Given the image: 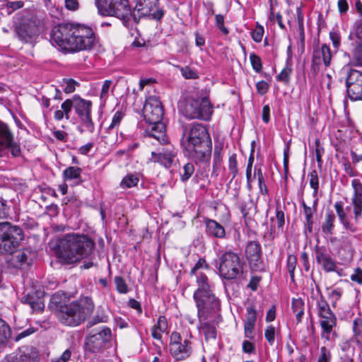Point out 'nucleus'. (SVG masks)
Returning <instances> with one entry per match:
<instances>
[{"mask_svg": "<svg viewBox=\"0 0 362 362\" xmlns=\"http://www.w3.org/2000/svg\"><path fill=\"white\" fill-rule=\"evenodd\" d=\"M207 267L206 264V261L204 259L200 258L197 262L194 264V266L192 268L190 271V275L192 276L194 275L197 274L199 272H198L200 269Z\"/></svg>", "mask_w": 362, "mask_h": 362, "instance_id": "338daca9", "label": "nucleus"}, {"mask_svg": "<svg viewBox=\"0 0 362 362\" xmlns=\"http://www.w3.org/2000/svg\"><path fill=\"white\" fill-rule=\"evenodd\" d=\"M252 180L257 181H264V176L260 166L255 165L254 168H252L250 181Z\"/></svg>", "mask_w": 362, "mask_h": 362, "instance_id": "052dcab7", "label": "nucleus"}, {"mask_svg": "<svg viewBox=\"0 0 362 362\" xmlns=\"http://www.w3.org/2000/svg\"><path fill=\"white\" fill-rule=\"evenodd\" d=\"M143 115L148 124L162 121L164 110L157 96L151 95L146 98L143 107Z\"/></svg>", "mask_w": 362, "mask_h": 362, "instance_id": "2eb2a0df", "label": "nucleus"}, {"mask_svg": "<svg viewBox=\"0 0 362 362\" xmlns=\"http://www.w3.org/2000/svg\"><path fill=\"white\" fill-rule=\"evenodd\" d=\"M245 263L240 255L230 250L222 252L217 267L219 275L226 280L245 278Z\"/></svg>", "mask_w": 362, "mask_h": 362, "instance_id": "6e6552de", "label": "nucleus"}, {"mask_svg": "<svg viewBox=\"0 0 362 362\" xmlns=\"http://www.w3.org/2000/svg\"><path fill=\"white\" fill-rule=\"evenodd\" d=\"M264 32V30L262 26L257 25L251 33L252 40L256 42H260L262 41Z\"/></svg>", "mask_w": 362, "mask_h": 362, "instance_id": "bf43d9fd", "label": "nucleus"}, {"mask_svg": "<svg viewBox=\"0 0 362 362\" xmlns=\"http://www.w3.org/2000/svg\"><path fill=\"white\" fill-rule=\"evenodd\" d=\"M216 19V25L217 28L224 34L227 35L228 33V30L227 28L224 26V17L221 14H217L215 16Z\"/></svg>", "mask_w": 362, "mask_h": 362, "instance_id": "680f3d73", "label": "nucleus"}, {"mask_svg": "<svg viewBox=\"0 0 362 362\" xmlns=\"http://www.w3.org/2000/svg\"><path fill=\"white\" fill-rule=\"evenodd\" d=\"M351 35L357 40L352 51L353 62L356 66L362 67V20L355 24Z\"/></svg>", "mask_w": 362, "mask_h": 362, "instance_id": "b1692460", "label": "nucleus"}, {"mask_svg": "<svg viewBox=\"0 0 362 362\" xmlns=\"http://www.w3.org/2000/svg\"><path fill=\"white\" fill-rule=\"evenodd\" d=\"M292 62L291 59L288 57L286 59V66L282 69L279 75L276 76L277 81L284 83H288L290 81V76L292 74Z\"/></svg>", "mask_w": 362, "mask_h": 362, "instance_id": "58836bf2", "label": "nucleus"}, {"mask_svg": "<svg viewBox=\"0 0 362 362\" xmlns=\"http://www.w3.org/2000/svg\"><path fill=\"white\" fill-rule=\"evenodd\" d=\"M11 330L8 324L0 317V346L6 344L11 337Z\"/></svg>", "mask_w": 362, "mask_h": 362, "instance_id": "ea45409f", "label": "nucleus"}, {"mask_svg": "<svg viewBox=\"0 0 362 362\" xmlns=\"http://www.w3.org/2000/svg\"><path fill=\"white\" fill-rule=\"evenodd\" d=\"M193 299L197 309L199 320H210L216 323L222 321L220 313L221 300L215 296L214 291L193 295Z\"/></svg>", "mask_w": 362, "mask_h": 362, "instance_id": "0eeeda50", "label": "nucleus"}, {"mask_svg": "<svg viewBox=\"0 0 362 362\" xmlns=\"http://www.w3.org/2000/svg\"><path fill=\"white\" fill-rule=\"evenodd\" d=\"M246 315L244 321V336L249 339H254L255 337V327L257 321V311L254 305L246 308Z\"/></svg>", "mask_w": 362, "mask_h": 362, "instance_id": "a878e982", "label": "nucleus"}, {"mask_svg": "<svg viewBox=\"0 0 362 362\" xmlns=\"http://www.w3.org/2000/svg\"><path fill=\"white\" fill-rule=\"evenodd\" d=\"M23 239L22 229L8 222L0 223V255L8 257Z\"/></svg>", "mask_w": 362, "mask_h": 362, "instance_id": "9b49d317", "label": "nucleus"}, {"mask_svg": "<svg viewBox=\"0 0 362 362\" xmlns=\"http://www.w3.org/2000/svg\"><path fill=\"white\" fill-rule=\"evenodd\" d=\"M335 215L332 211L329 210L325 215V221L322 225V230L327 235H332L334 227Z\"/></svg>", "mask_w": 362, "mask_h": 362, "instance_id": "c9c22d12", "label": "nucleus"}, {"mask_svg": "<svg viewBox=\"0 0 362 362\" xmlns=\"http://www.w3.org/2000/svg\"><path fill=\"white\" fill-rule=\"evenodd\" d=\"M329 37L334 48L338 49L341 45L340 34L337 31H331L329 33Z\"/></svg>", "mask_w": 362, "mask_h": 362, "instance_id": "774afa93", "label": "nucleus"}, {"mask_svg": "<svg viewBox=\"0 0 362 362\" xmlns=\"http://www.w3.org/2000/svg\"><path fill=\"white\" fill-rule=\"evenodd\" d=\"M194 171V165L192 163H187L183 166L182 171L180 172L182 180H188Z\"/></svg>", "mask_w": 362, "mask_h": 362, "instance_id": "5fc2aeb1", "label": "nucleus"}, {"mask_svg": "<svg viewBox=\"0 0 362 362\" xmlns=\"http://www.w3.org/2000/svg\"><path fill=\"white\" fill-rule=\"evenodd\" d=\"M182 75L185 78H187V79H195L198 77L196 71L194 70H193L192 69H191L190 67L189 66H184V67H182V66H177Z\"/></svg>", "mask_w": 362, "mask_h": 362, "instance_id": "864d4df0", "label": "nucleus"}, {"mask_svg": "<svg viewBox=\"0 0 362 362\" xmlns=\"http://www.w3.org/2000/svg\"><path fill=\"white\" fill-rule=\"evenodd\" d=\"M98 12L103 16H112L121 19L125 26L131 18L137 22L136 16L132 13L128 0H96Z\"/></svg>", "mask_w": 362, "mask_h": 362, "instance_id": "1a4fd4ad", "label": "nucleus"}, {"mask_svg": "<svg viewBox=\"0 0 362 362\" xmlns=\"http://www.w3.org/2000/svg\"><path fill=\"white\" fill-rule=\"evenodd\" d=\"M331 359V354L325 346L320 348V356L317 362H329Z\"/></svg>", "mask_w": 362, "mask_h": 362, "instance_id": "0e129e2a", "label": "nucleus"}, {"mask_svg": "<svg viewBox=\"0 0 362 362\" xmlns=\"http://www.w3.org/2000/svg\"><path fill=\"white\" fill-rule=\"evenodd\" d=\"M245 255L250 267L254 271H263L264 264L262 259V247L259 242L251 240L245 246Z\"/></svg>", "mask_w": 362, "mask_h": 362, "instance_id": "dca6fc26", "label": "nucleus"}, {"mask_svg": "<svg viewBox=\"0 0 362 362\" xmlns=\"http://www.w3.org/2000/svg\"><path fill=\"white\" fill-rule=\"evenodd\" d=\"M219 322H214L210 320H199L198 329L204 335L205 340L215 339L216 338V325Z\"/></svg>", "mask_w": 362, "mask_h": 362, "instance_id": "7c9ffc66", "label": "nucleus"}, {"mask_svg": "<svg viewBox=\"0 0 362 362\" xmlns=\"http://www.w3.org/2000/svg\"><path fill=\"white\" fill-rule=\"evenodd\" d=\"M350 279L352 281L357 283L359 285L362 284V269L360 267H356L354 273L351 275Z\"/></svg>", "mask_w": 362, "mask_h": 362, "instance_id": "69168bd1", "label": "nucleus"}, {"mask_svg": "<svg viewBox=\"0 0 362 362\" xmlns=\"http://www.w3.org/2000/svg\"><path fill=\"white\" fill-rule=\"evenodd\" d=\"M95 40L91 28L71 23L54 26L50 36V42L54 46L67 52L90 49L93 46Z\"/></svg>", "mask_w": 362, "mask_h": 362, "instance_id": "f257e3e1", "label": "nucleus"}, {"mask_svg": "<svg viewBox=\"0 0 362 362\" xmlns=\"http://www.w3.org/2000/svg\"><path fill=\"white\" fill-rule=\"evenodd\" d=\"M353 337L351 341L358 349H362V318H355L352 325Z\"/></svg>", "mask_w": 362, "mask_h": 362, "instance_id": "f704fd0d", "label": "nucleus"}, {"mask_svg": "<svg viewBox=\"0 0 362 362\" xmlns=\"http://www.w3.org/2000/svg\"><path fill=\"white\" fill-rule=\"evenodd\" d=\"M272 222H274V225L271 226L269 231V238L273 240L275 238L283 232L284 226L285 223L284 213L279 209L276 210V217L271 218Z\"/></svg>", "mask_w": 362, "mask_h": 362, "instance_id": "c756f323", "label": "nucleus"}, {"mask_svg": "<svg viewBox=\"0 0 362 362\" xmlns=\"http://www.w3.org/2000/svg\"><path fill=\"white\" fill-rule=\"evenodd\" d=\"M243 351L245 354H252L255 353V345L249 340H244L242 344Z\"/></svg>", "mask_w": 362, "mask_h": 362, "instance_id": "e2e57ef3", "label": "nucleus"}, {"mask_svg": "<svg viewBox=\"0 0 362 362\" xmlns=\"http://www.w3.org/2000/svg\"><path fill=\"white\" fill-rule=\"evenodd\" d=\"M8 150L13 157L21 155L20 146L13 142V135L8 127L6 124L0 122V156Z\"/></svg>", "mask_w": 362, "mask_h": 362, "instance_id": "a211bd4d", "label": "nucleus"}, {"mask_svg": "<svg viewBox=\"0 0 362 362\" xmlns=\"http://www.w3.org/2000/svg\"><path fill=\"white\" fill-rule=\"evenodd\" d=\"M14 329L18 331V333L13 337V341L16 342L20 341L21 340L30 337L38 330L37 328L31 325L25 329H23L22 327L16 325Z\"/></svg>", "mask_w": 362, "mask_h": 362, "instance_id": "4c0bfd02", "label": "nucleus"}, {"mask_svg": "<svg viewBox=\"0 0 362 362\" xmlns=\"http://www.w3.org/2000/svg\"><path fill=\"white\" fill-rule=\"evenodd\" d=\"M347 95L351 100H362V72L351 69L346 78Z\"/></svg>", "mask_w": 362, "mask_h": 362, "instance_id": "f3484780", "label": "nucleus"}, {"mask_svg": "<svg viewBox=\"0 0 362 362\" xmlns=\"http://www.w3.org/2000/svg\"><path fill=\"white\" fill-rule=\"evenodd\" d=\"M206 234L211 238H223L226 236L224 227L215 220L204 218Z\"/></svg>", "mask_w": 362, "mask_h": 362, "instance_id": "bb28decb", "label": "nucleus"}, {"mask_svg": "<svg viewBox=\"0 0 362 362\" xmlns=\"http://www.w3.org/2000/svg\"><path fill=\"white\" fill-rule=\"evenodd\" d=\"M111 80H106L104 81L100 93V99L101 103H105L107 98L110 86L112 85Z\"/></svg>", "mask_w": 362, "mask_h": 362, "instance_id": "de8ad7c7", "label": "nucleus"}, {"mask_svg": "<svg viewBox=\"0 0 362 362\" xmlns=\"http://www.w3.org/2000/svg\"><path fill=\"white\" fill-rule=\"evenodd\" d=\"M95 246L94 240L87 235L68 233L59 240L56 255L62 264H72L89 257Z\"/></svg>", "mask_w": 362, "mask_h": 362, "instance_id": "f03ea898", "label": "nucleus"}, {"mask_svg": "<svg viewBox=\"0 0 362 362\" xmlns=\"http://www.w3.org/2000/svg\"><path fill=\"white\" fill-rule=\"evenodd\" d=\"M21 362H36L39 360V352L33 346H25L16 351Z\"/></svg>", "mask_w": 362, "mask_h": 362, "instance_id": "2f4dec72", "label": "nucleus"}, {"mask_svg": "<svg viewBox=\"0 0 362 362\" xmlns=\"http://www.w3.org/2000/svg\"><path fill=\"white\" fill-rule=\"evenodd\" d=\"M158 0H138L134 8V13L136 11L141 16H149L153 19L160 20L163 11L158 8Z\"/></svg>", "mask_w": 362, "mask_h": 362, "instance_id": "aec40b11", "label": "nucleus"}, {"mask_svg": "<svg viewBox=\"0 0 362 362\" xmlns=\"http://www.w3.org/2000/svg\"><path fill=\"white\" fill-rule=\"evenodd\" d=\"M110 339L111 329L109 327L93 329L86 338V350L91 353H98L105 348Z\"/></svg>", "mask_w": 362, "mask_h": 362, "instance_id": "ddd939ff", "label": "nucleus"}, {"mask_svg": "<svg viewBox=\"0 0 362 362\" xmlns=\"http://www.w3.org/2000/svg\"><path fill=\"white\" fill-rule=\"evenodd\" d=\"M114 281L116 285V289L119 293H127L128 292L127 284L122 276H116Z\"/></svg>", "mask_w": 362, "mask_h": 362, "instance_id": "09e8293b", "label": "nucleus"}, {"mask_svg": "<svg viewBox=\"0 0 362 362\" xmlns=\"http://www.w3.org/2000/svg\"><path fill=\"white\" fill-rule=\"evenodd\" d=\"M297 264V258L293 255H288L286 259V268L289 274L291 281H294V272Z\"/></svg>", "mask_w": 362, "mask_h": 362, "instance_id": "37998d69", "label": "nucleus"}, {"mask_svg": "<svg viewBox=\"0 0 362 362\" xmlns=\"http://www.w3.org/2000/svg\"><path fill=\"white\" fill-rule=\"evenodd\" d=\"M146 132L150 137L156 139L160 144H165L168 143L165 134V126L162 121L149 124V127Z\"/></svg>", "mask_w": 362, "mask_h": 362, "instance_id": "c85d7f7f", "label": "nucleus"}, {"mask_svg": "<svg viewBox=\"0 0 362 362\" xmlns=\"http://www.w3.org/2000/svg\"><path fill=\"white\" fill-rule=\"evenodd\" d=\"M334 208L341 223L345 226V228H349V222L348 221L346 214L344 210L343 203L341 202H336L334 204Z\"/></svg>", "mask_w": 362, "mask_h": 362, "instance_id": "79ce46f5", "label": "nucleus"}, {"mask_svg": "<svg viewBox=\"0 0 362 362\" xmlns=\"http://www.w3.org/2000/svg\"><path fill=\"white\" fill-rule=\"evenodd\" d=\"M304 301L300 298L292 299L291 308L296 314L297 323L302 321L303 316L304 315Z\"/></svg>", "mask_w": 362, "mask_h": 362, "instance_id": "e433bc0d", "label": "nucleus"}, {"mask_svg": "<svg viewBox=\"0 0 362 362\" xmlns=\"http://www.w3.org/2000/svg\"><path fill=\"white\" fill-rule=\"evenodd\" d=\"M228 168L230 173L233 175V178H234L238 173V162L235 154H233L229 157Z\"/></svg>", "mask_w": 362, "mask_h": 362, "instance_id": "13d9d810", "label": "nucleus"}, {"mask_svg": "<svg viewBox=\"0 0 362 362\" xmlns=\"http://www.w3.org/2000/svg\"><path fill=\"white\" fill-rule=\"evenodd\" d=\"M165 147L162 148L159 153H151V160L153 162H158L165 168H170L177 154L175 148L170 144H165Z\"/></svg>", "mask_w": 362, "mask_h": 362, "instance_id": "5701e85b", "label": "nucleus"}, {"mask_svg": "<svg viewBox=\"0 0 362 362\" xmlns=\"http://www.w3.org/2000/svg\"><path fill=\"white\" fill-rule=\"evenodd\" d=\"M332 52L327 44H323L321 47L314 48L312 58V70L317 73L319 71L320 66L323 63L325 66L330 65L332 59Z\"/></svg>", "mask_w": 362, "mask_h": 362, "instance_id": "412c9836", "label": "nucleus"}, {"mask_svg": "<svg viewBox=\"0 0 362 362\" xmlns=\"http://www.w3.org/2000/svg\"><path fill=\"white\" fill-rule=\"evenodd\" d=\"M74 108V98L71 100L69 99L66 100L61 105L62 111L64 112L65 117L69 119L71 108Z\"/></svg>", "mask_w": 362, "mask_h": 362, "instance_id": "6e6d98bb", "label": "nucleus"}, {"mask_svg": "<svg viewBox=\"0 0 362 362\" xmlns=\"http://www.w3.org/2000/svg\"><path fill=\"white\" fill-rule=\"evenodd\" d=\"M182 145L190 156L204 158L211 151V141L206 127L198 123L192 124L183 134Z\"/></svg>", "mask_w": 362, "mask_h": 362, "instance_id": "39448f33", "label": "nucleus"}, {"mask_svg": "<svg viewBox=\"0 0 362 362\" xmlns=\"http://www.w3.org/2000/svg\"><path fill=\"white\" fill-rule=\"evenodd\" d=\"M51 307L60 323L76 327L91 315L95 305L92 299L88 296L66 303L54 295L51 299Z\"/></svg>", "mask_w": 362, "mask_h": 362, "instance_id": "7ed1b4c3", "label": "nucleus"}, {"mask_svg": "<svg viewBox=\"0 0 362 362\" xmlns=\"http://www.w3.org/2000/svg\"><path fill=\"white\" fill-rule=\"evenodd\" d=\"M24 2L23 1H10L6 0V4L2 6L3 8H6L8 15H11L15 11L23 8Z\"/></svg>", "mask_w": 362, "mask_h": 362, "instance_id": "c03bdc74", "label": "nucleus"}, {"mask_svg": "<svg viewBox=\"0 0 362 362\" xmlns=\"http://www.w3.org/2000/svg\"><path fill=\"white\" fill-rule=\"evenodd\" d=\"M194 276H196L197 288L194 291L193 295L213 292L214 286L204 273L199 272Z\"/></svg>", "mask_w": 362, "mask_h": 362, "instance_id": "473e14b6", "label": "nucleus"}, {"mask_svg": "<svg viewBox=\"0 0 362 362\" xmlns=\"http://www.w3.org/2000/svg\"><path fill=\"white\" fill-rule=\"evenodd\" d=\"M168 329V322L165 316L160 315L158 318L157 323L153 325L151 329L152 337L155 339H162L161 333L165 332Z\"/></svg>", "mask_w": 362, "mask_h": 362, "instance_id": "72a5a7b5", "label": "nucleus"}, {"mask_svg": "<svg viewBox=\"0 0 362 362\" xmlns=\"http://www.w3.org/2000/svg\"><path fill=\"white\" fill-rule=\"evenodd\" d=\"M315 256L317 264L322 270L326 272H337V262L329 248L316 245Z\"/></svg>", "mask_w": 362, "mask_h": 362, "instance_id": "6ab92c4d", "label": "nucleus"}, {"mask_svg": "<svg viewBox=\"0 0 362 362\" xmlns=\"http://www.w3.org/2000/svg\"><path fill=\"white\" fill-rule=\"evenodd\" d=\"M254 144H255V141H252L251 153H250V157L248 158V163H247V169H246V177H247V181L250 180L251 172L253 168L252 165L254 163V152H255Z\"/></svg>", "mask_w": 362, "mask_h": 362, "instance_id": "4d7b16f0", "label": "nucleus"}, {"mask_svg": "<svg viewBox=\"0 0 362 362\" xmlns=\"http://www.w3.org/2000/svg\"><path fill=\"white\" fill-rule=\"evenodd\" d=\"M276 333V328L272 325L267 326L265 329L264 337L270 346L274 344Z\"/></svg>", "mask_w": 362, "mask_h": 362, "instance_id": "3c124183", "label": "nucleus"}, {"mask_svg": "<svg viewBox=\"0 0 362 362\" xmlns=\"http://www.w3.org/2000/svg\"><path fill=\"white\" fill-rule=\"evenodd\" d=\"M92 103L79 97L74 98V110L80 119V122L84 129H80L81 132L87 131L93 133L95 125L91 118Z\"/></svg>", "mask_w": 362, "mask_h": 362, "instance_id": "4468645a", "label": "nucleus"}, {"mask_svg": "<svg viewBox=\"0 0 362 362\" xmlns=\"http://www.w3.org/2000/svg\"><path fill=\"white\" fill-rule=\"evenodd\" d=\"M343 290L341 288H337L331 291L328 296L331 299V305L332 308H336L337 302L341 298Z\"/></svg>", "mask_w": 362, "mask_h": 362, "instance_id": "49530a36", "label": "nucleus"}, {"mask_svg": "<svg viewBox=\"0 0 362 362\" xmlns=\"http://www.w3.org/2000/svg\"><path fill=\"white\" fill-rule=\"evenodd\" d=\"M81 169L78 167H69L64 170V176L66 179L73 180L79 177Z\"/></svg>", "mask_w": 362, "mask_h": 362, "instance_id": "a18cd8bd", "label": "nucleus"}, {"mask_svg": "<svg viewBox=\"0 0 362 362\" xmlns=\"http://www.w3.org/2000/svg\"><path fill=\"white\" fill-rule=\"evenodd\" d=\"M354 195L351 202L354 207V219L358 221L362 214V185L361 182H352Z\"/></svg>", "mask_w": 362, "mask_h": 362, "instance_id": "cd10ccee", "label": "nucleus"}, {"mask_svg": "<svg viewBox=\"0 0 362 362\" xmlns=\"http://www.w3.org/2000/svg\"><path fill=\"white\" fill-rule=\"evenodd\" d=\"M108 315L105 313V310L98 307L94 317L89 321L90 326H93L98 323L107 322L108 321Z\"/></svg>", "mask_w": 362, "mask_h": 362, "instance_id": "a19ab883", "label": "nucleus"}, {"mask_svg": "<svg viewBox=\"0 0 362 362\" xmlns=\"http://www.w3.org/2000/svg\"><path fill=\"white\" fill-rule=\"evenodd\" d=\"M313 281L316 288V292L314 291L313 284H311V298L315 300L317 315L321 327V338L327 341L331 339L334 340L338 337V334L334 329L337 325V316L331 310L330 305L324 297L319 285L315 283L314 279H313Z\"/></svg>", "mask_w": 362, "mask_h": 362, "instance_id": "20e7f679", "label": "nucleus"}, {"mask_svg": "<svg viewBox=\"0 0 362 362\" xmlns=\"http://www.w3.org/2000/svg\"><path fill=\"white\" fill-rule=\"evenodd\" d=\"M44 291H31L21 298V302L30 305L33 311L40 313L44 310Z\"/></svg>", "mask_w": 362, "mask_h": 362, "instance_id": "393cba45", "label": "nucleus"}, {"mask_svg": "<svg viewBox=\"0 0 362 362\" xmlns=\"http://www.w3.org/2000/svg\"><path fill=\"white\" fill-rule=\"evenodd\" d=\"M35 257V253L31 250L27 248L18 250L17 248L6 259L13 267L18 268L31 264Z\"/></svg>", "mask_w": 362, "mask_h": 362, "instance_id": "4be33fe9", "label": "nucleus"}, {"mask_svg": "<svg viewBox=\"0 0 362 362\" xmlns=\"http://www.w3.org/2000/svg\"><path fill=\"white\" fill-rule=\"evenodd\" d=\"M250 60L252 64L253 69L259 73L262 69V63L261 58L255 53H251L250 54Z\"/></svg>", "mask_w": 362, "mask_h": 362, "instance_id": "8fccbe9b", "label": "nucleus"}, {"mask_svg": "<svg viewBox=\"0 0 362 362\" xmlns=\"http://www.w3.org/2000/svg\"><path fill=\"white\" fill-rule=\"evenodd\" d=\"M180 111L189 119L209 121L214 112V107L207 97H202L180 103Z\"/></svg>", "mask_w": 362, "mask_h": 362, "instance_id": "9d476101", "label": "nucleus"}, {"mask_svg": "<svg viewBox=\"0 0 362 362\" xmlns=\"http://www.w3.org/2000/svg\"><path fill=\"white\" fill-rule=\"evenodd\" d=\"M40 20L28 10H23L13 18V28L16 36L21 42H31L39 34Z\"/></svg>", "mask_w": 362, "mask_h": 362, "instance_id": "423d86ee", "label": "nucleus"}, {"mask_svg": "<svg viewBox=\"0 0 362 362\" xmlns=\"http://www.w3.org/2000/svg\"><path fill=\"white\" fill-rule=\"evenodd\" d=\"M124 117V114L121 111H117L114 116L112 117V122L109 127H107V129L109 131H112L115 129H117L119 125L120 124L122 119Z\"/></svg>", "mask_w": 362, "mask_h": 362, "instance_id": "603ef678", "label": "nucleus"}, {"mask_svg": "<svg viewBox=\"0 0 362 362\" xmlns=\"http://www.w3.org/2000/svg\"><path fill=\"white\" fill-rule=\"evenodd\" d=\"M192 336L191 334L182 336L178 332H173L170 336L169 350L175 361H184L192 354Z\"/></svg>", "mask_w": 362, "mask_h": 362, "instance_id": "f8f14e48", "label": "nucleus"}]
</instances>
